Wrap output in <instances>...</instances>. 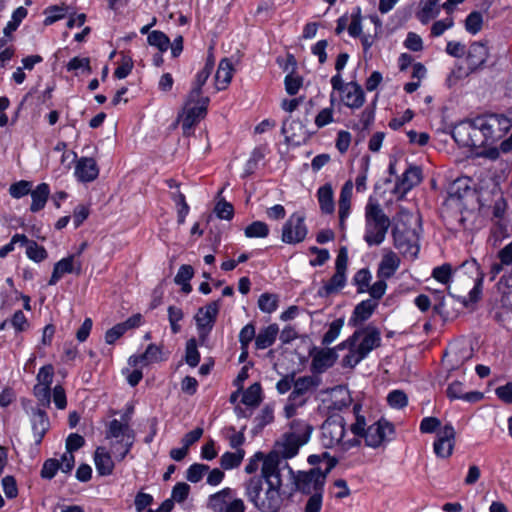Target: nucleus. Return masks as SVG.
Listing matches in <instances>:
<instances>
[{
	"label": "nucleus",
	"instance_id": "1",
	"mask_svg": "<svg viewBox=\"0 0 512 512\" xmlns=\"http://www.w3.org/2000/svg\"><path fill=\"white\" fill-rule=\"evenodd\" d=\"M279 480L263 483L258 478H249L245 482V495L250 503L260 512H279L287 499V493L281 492Z\"/></svg>",
	"mask_w": 512,
	"mask_h": 512
},
{
	"label": "nucleus",
	"instance_id": "2",
	"mask_svg": "<svg viewBox=\"0 0 512 512\" xmlns=\"http://www.w3.org/2000/svg\"><path fill=\"white\" fill-rule=\"evenodd\" d=\"M365 232L363 239L369 247L381 245L390 228L391 220L376 198L370 196L365 205Z\"/></svg>",
	"mask_w": 512,
	"mask_h": 512
},
{
	"label": "nucleus",
	"instance_id": "3",
	"mask_svg": "<svg viewBox=\"0 0 512 512\" xmlns=\"http://www.w3.org/2000/svg\"><path fill=\"white\" fill-rule=\"evenodd\" d=\"M398 218L392 229L394 246L405 257L415 259L420 250L419 235L416 229L407 226V222L413 218V215L408 210L401 209L398 212Z\"/></svg>",
	"mask_w": 512,
	"mask_h": 512
},
{
	"label": "nucleus",
	"instance_id": "4",
	"mask_svg": "<svg viewBox=\"0 0 512 512\" xmlns=\"http://www.w3.org/2000/svg\"><path fill=\"white\" fill-rule=\"evenodd\" d=\"M345 419L340 414H333L327 417L321 426V443L325 448L340 447L347 451L360 445L359 438L345 439Z\"/></svg>",
	"mask_w": 512,
	"mask_h": 512
},
{
	"label": "nucleus",
	"instance_id": "5",
	"mask_svg": "<svg viewBox=\"0 0 512 512\" xmlns=\"http://www.w3.org/2000/svg\"><path fill=\"white\" fill-rule=\"evenodd\" d=\"M289 473L293 476L294 488L287 493V500H290L296 491L309 495L316 491H324L326 482L325 473L319 467L311 468L309 471H298L296 474L288 463H284Z\"/></svg>",
	"mask_w": 512,
	"mask_h": 512
},
{
	"label": "nucleus",
	"instance_id": "6",
	"mask_svg": "<svg viewBox=\"0 0 512 512\" xmlns=\"http://www.w3.org/2000/svg\"><path fill=\"white\" fill-rule=\"evenodd\" d=\"M331 86L340 93L341 102L350 109H359L365 103V93L361 85L355 81L345 83L340 74L332 76Z\"/></svg>",
	"mask_w": 512,
	"mask_h": 512
},
{
	"label": "nucleus",
	"instance_id": "7",
	"mask_svg": "<svg viewBox=\"0 0 512 512\" xmlns=\"http://www.w3.org/2000/svg\"><path fill=\"white\" fill-rule=\"evenodd\" d=\"M476 125L483 130L488 144L491 146L503 138L511 129L512 121L503 114H489L476 117Z\"/></svg>",
	"mask_w": 512,
	"mask_h": 512
},
{
	"label": "nucleus",
	"instance_id": "8",
	"mask_svg": "<svg viewBox=\"0 0 512 512\" xmlns=\"http://www.w3.org/2000/svg\"><path fill=\"white\" fill-rule=\"evenodd\" d=\"M348 264V254L346 247H341L335 261V273L330 280L318 290L319 297H328L338 292L346 285V270Z\"/></svg>",
	"mask_w": 512,
	"mask_h": 512
},
{
	"label": "nucleus",
	"instance_id": "9",
	"mask_svg": "<svg viewBox=\"0 0 512 512\" xmlns=\"http://www.w3.org/2000/svg\"><path fill=\"white\" fill-rule=\"evenodd\" d=\"M220 303V299L212 301L204 307H200L194 316L201 344L207 340L216 323L220 310Z\"/></svg>",
	"mask_w": 512,
	"mask_h": 512
},
{
	"label": "nucleus",
	"instance_id": "10",
	"mask_svg": "<svg viewBox=\"0 0 512 512\" xmlns=\"http://www.w3.org/2000/svg\"><path fill=\"white\" fill-rule=\"evenodd\" d=\"M307 233L308 228L305 224V215L295 212L284 223L281 240L286 244H298L305 240Z\"/></svg>",
	"mask_w": 512,
	"mask_h": 512
},
{
	"label": "nucleus",
	"instance_id": "11",
	"mask_svg": "<svg viewBox=\"0 0 512 512\" xmlns=\"http://www.w3.org/2000/svg\"><path fill=\"white\" fill-rule=\"evenodd\" d=\"M107 439L124 442L123 452L119 454L120 459H125L135 442V432L129 426V423L113 419L109 422L106 430Z\"/></svg>",
	"mask_w": 512,
	"mask_h": 512
},
{
	"label": "nucleus",
	"instance_id": "12",
	"mask_svg": "<svg viewBox=\"0 0 512 512\" xmlns=\"http://www.w3.org/2000/svg\"><path fill=\"white\" fill-rule=\"evenodd\" d=\"M284 463L286 462L283 461L276 450L269 452L266 456L263 454L261 474L252 478H258L263 483L273 484L279 480V485H283L280 471L286 468Z\"/></svg>",
	"mask_w": 512,
	"mask_h": 512
},
{
	"label": "nucleus",
	"instance_id": "13",
	"mask_svg": "<svg viewBox=\"0 0 512 512\" xmlns=\"http://www.w3.org/2000/svg\"><path fill=\"white\" fill-rule=\"evenodd\" d=\"M395 434L394 425L388 420L381 418L377 422L367 427V433L364 437L365 444L371 448H378L384 442L391 441Z\"/></svg>",
	"mask_w": 512,
	"mask_h": 512
},
{
	"label": "nucleus",
	"instance_id": "14",
	"mask_svg": "<svg viewBox=\"0 0 512 512\" xmlns=\"http://www.w3.org/2000/svg\"><path fill=\"white\" fill-rule=\"evenodd\" d=\"M209 103V97L200 96L196 98V101L186 104V111L181 124L184 133L190 131L200 119L206 116Z\"/></svg>",
	"mask_w": 512,
	"mask_h": 512
},
{
	"label": "nucleus",
	"instance_id": "15",
	"mask_svg": "<svg viewBox=\"0 0 512 512\" xmlns=\"http://www.w3.org/2000/svg\"><path fill=\"white\" fill-rule=\"evenodd\" d=\"M456 432L451 423L445 424L437 433L433 443V450L437 457L449 458L454 449Z\"/></svg>",
	"mask_w": 512,
	"mask_h": 512
},
{
	"label": "nucleus",
	"instance_id": "16",
	"mask_svg": "<svg viewBox=\"0 0 512 512\" xmlns=\"http://www.w3.org/2000/svg\"><path fill=\"white\" fill-rule=\"evenodd\" d=\"M281 133L285 137V142L293 146H300L309 138L306 125L302 121L290 117L283 121Z\"/></svg>",
	"mask_w": 512,
	"mask_h": 512
},
{
	"label": "nucleus",
	"instance_id": "17",
	"mask_svg": "<svg viewBox=\"0 0 512 512\" xmlns=\"http://www.w3.org/2000/svg\"><path fill=\"white\" fill-rule=\"evenodd\" d=\"M423 180L422 169L417 165L410 164L404 173L396 181L393 192L399 194V199L419 185Z\"/></svg>",
	"mask_w": 512,
	"mask_h": 512
},
{
	"label": "nucleus",
	"instance_id": "18",
	"mask_svg": "<svg viewBox=\"0 0 512 512\" xmlns=\"http://www.w3.org/2000/svg\"><path fill=\"white\" fill-rule=\"evenodd\" d=\"M310 356L312 357L311 371L316 374H321L331 368L338 359L335 348L318 349L314 347Z\"/></svg>",
	"mask_w": 512,
	"mask_h": 512
},
{
	"label": "nucleus",
	"instance_id": "19",
	"mask_svg": "<svg viewBox=\"0 0 512 512\" xmlns=\"http://www.w3.org/2000/svg\"><path fill=\"white\" fill-rule=\"evenodd\" d=\"M360 332V338L362 337L356 348L360 351V354L367 357L369 353L375 348L381 345V332L379 328L373 324H368L365 327L355 330Z\"/></svg>",
	"mask_w": 512,
	"mask_h": 512
},
{
	"label": "nucleus",
	"instance_id": "20",
	"mask_svg": "<svg viewBox=\"0 0 512 512\" xmlns=\"http://www.w3.org/2000/svg\"><path fill=\"white\" fill-rule=\"evenodd\" d=\"M32 432L36 445H40L50 428V421L45 410L40 407H32L30 412Z\"/></svg>",
	"mask_w": 512,
	"mask_h": 512
},
{
	"label": "nucleus",
	"instance_id": "21",
	"mask_svg": "<svg viewBox=\"0 0 512 512\" xmlns=\"http://www.w3.org/2000/svg\"><path fill=\"white\" fill-rule=\"evenodd\" d=\"M320 385V379L315 376H302L294 380L293 390L289 396L292 400L308 401L309 393L313 392Z\"/></svg>",
	"mask_w": 512,
	"mask_h": 512
},
{
	"label": "nucleus",
	"instance_id": "22",
	"mask_svg": "<svg viewBox=\"0 0 512 512\" xmlns=\"http://www.w3.org/2000/svg\"><path fill=\"white\" fill-rule=\"evenodd\" d=\"M489 52L485 43L473 42L467 52L468 74L474 73L481 69L487 61Z\"/></svg>",
	"mask_w": 512,
	"mask_h": 512
},
{
	"label": "nucleus",
	"instance_id": "23",
	"mask_svg": "<svg viewBox=\"0 0 512 512\" xmlns=\"http://www.w3.org/2000/svg\"><path fill=\"white\" fill-rule=\"evenodd\" d=\"M74 259L75 255L72 254L56 262L54 264L51 277L48 281V285H56L65 274L75 273L76 275H80L81 263H78L77 266H75Z\"/></svg>",
	"mask_w": 512,
	"mask_h": 512
},
{
	"label": "nucleus",
	"instance_id": "24",
	"mask_svg": "<svg viewBox=\"0 0 512 512\" xmlns=\"http://www.w3.org/2000/svg\"><path fill=\"white\" fill-rule=\"evenodd\" d=\"M378 307V302L366 299L358 303L349 318L348 325L351 327H360L367 321Z\"/></svg>",
	"mask_w": 512,
	"mask_h": 512
},
{
	"label": "nucleus",
	"instance_id": "25",
	"mask_svg": "<svg viewBox=\"0 0 512 512\" xmlns=\"http://www.w3.org/2000/svg\"><path fill=\"white\" fill-rule=\"evenodd\" d=\"M75 175L81 182H91L99 175L96 161L90 157H82L75 166Z\"/></svg>",
	"mask_w": 512,
	"mask_h": 512
},
{
	"label": "nucleus",
	"instance_id": "26",
	"mask_svg": "<svg viewBox=\"0 0 512 512\" xmlns=\"http://www.w3.org/2000/svg\"><path fill=\"white\" fill-rule=\"evenodd\" d=\"M497 290L502 294L501 302L503 303V311L496 313V319L504 323L511 318L510 309L505 306V298L508 297L509 290L512 289V269L509 273L502 275L496 284Z\"/></svg>",
	"mask_w": 512,
	"mask_h": 512
},
{
	"label": "nucleus",
	"instance_id": "27",
	"mask_svg": "<svg viewBox=\"0 0 512 512\" xmlns=\"http://www.w3.org/2000/svg\"><path fill=\"white\" fill-rule=\"evenodd\" d=\"M352 193L353 182L351 180H347L341 188L340 197L338 201L339 223L341 228H344L345 220L348 218L350 214Z\"/></svg>",
	"mask_w": 512,
	"mask_h": 512
},
{
	"label": "nucleus",
	"instance_id": "28",
	"mask_svg": "<svg viewBox=\"0 0 512 512\" xmlns=\"http://www.w3.org/2000/svg\"><path fill=\"white\" fill-rule=\"evenodd\" d=\"M303 440L300 441L294 435L285 433L283 441L278 444L277 452L283 460L293 458L298 454L300 447L307 443V438Z\"/></svg>",
	"mask_w": 512,
	"mask_h": 512
},
{
	"label": "nucleus",
	"instance_id": "29",
	"mask_svg": "<svg viewBox=\"0 0 512 512\" xmlns=\"http://www.w3.org/2000/svg\"><path fill=\"white\" fill-rule=\"evenodd\" d=\"M233 64L229 58H223L219 62L215 74V88L217 91L225 90L230 84L233 76Z\"/></svg>",
	"mask_w": 512,
	"mask_h": 512
},
{
	"label": "nucleus",
	"instance_id": "30",
	"mask_svg": "<svg viewBox=\"0 0 512 512\" xmlns=\"http://www.w3.org/2000/svg\"><path fill=\"white\" fill-rule=\"evenodd\" d=\"M96 471L100 476H109L113 473L114 462L109 452L103 447H97L94 453Z\"/></svg>",
	"mask_w": 512,
	"mask_h": 512
},
{
	"label": "nucleus",
	"instance_id": "31",
	"mask_svg": "<svg viewBox=\"0 0 512 512\" xmlns=\"http://www.w3.org/2000/svg\"><path fill=\"white\" fill-rule=\"evenodd\" d=\"M463 266H470L471 268H474L477 271V278L475 280L474 287L469 292V300H463L464 306L467 307L469 302L477 303L480 300L483 289L484 274L483 272L480 271V265L477 263L475 259L464 262Z\"/></svg>",
	"mask_w": 512,
	"mask_h": 512
},
{
	"label": "nucleus",
	"instance_id": "32",
	"mask_svg": "<svg viewBox=\"0 0 512 512\" xmlns=\"http://www.w3.org/2000/svg\"><path fill=\"white\" fill-rule=\"evenodd\" d=\"M278 333L279 327L275 323L264 327L256 335L255 348L257 350H264L271 347L275 343Z\"/></svg>",
	"mask_w": 512,
	"mask_h": 512
},
{
	"label": "nucleus",
	"instance_id": "33",
	"mask_svg": "<svg viewBox=\"0 0 512 512\" xmlns=\"http://www.w3.org/2000/svg\"><path fill=\"white\" fill-rule=\"evenodd\" d=\"M400 260L394 252L384 255L377 269V277L383 279L391 278L397 271Z\"/></svg>",
	"mask_w": 512,
	"mask_h": 512
},
{
	"label": "nucleus",
	"instance_id": "34",
	"mask_svg": "<svg viewBox=\"0 0 512 512\" xmlns=\"http://www.w3.org/2000/svg\"><path fill=\"white\" fill-rule=\"evenodd\" d=\"M213 71L203 67L195 75V79L192 82L191 90L187 95V105L191 102L196 101V98L203 96V86L206 84L208 78Z\"/></svg>",
	"mask_w": 512,
	"mask_h": 512
},
{
	"label": "nucleus",
	"instance_id": "35",
	"mask_svg": "<svg viewBox=\"0 0 512 512\" xmlns=\"http://www.w3.org/2000/svg\"><path fill=\"white\" fill-rule=\"evenodd\" d=\"M317 198L322 213L332 214L334 212V192L330 183H326L319 187L317 191Z\"/></svg>",
	"mask_w": 512,
	"mask_h": 512
},
{
	"label": "nucleus",
	"instance_id": "36",
	"mask_svg": "<svg viewBox=\"0 0 512 512\" xmlns=\"http://www.w3.org/2000/svg\"><path fill=\"white\" fill-rule=\"evenodd\" d=\"M30 194L32 198L30 210L35 213L45 207L50 195V187L47 183H40L34 190H31Z\"/></svg>",
	"mask_w": 512,
	"mask_h": 512
},
{
	"label": "nucleus",
	"instance_id": "37",
	"mask_svg": "<svg viewBox=\"0 0 512 512\" xmlns=\"http://www.w3.org/2000/svg\"><path fill=\"white\" fill-rule=\"evenodd\" d=\"M471 119L457 123L451 131V136L460 147L470 148Z\"/></svg>",
	"mask_w": 512,
	"mask_h": 512
},
{
	"label": "nucleus",
	"instance_id": "38",
	"mask_svg": "<svg viewBox=\"0 0 512 512\" xmlns=\"http://www.w3.org/2000/svg\"><path fill=\"white\" fill-rule=\"evenodd\" d=\"M312 431V425L308 424L304 420L294 419L290 423V432L287 433L289 435H294L300 441H304L303 439L307 438L308 442L311 437Z\"/></svg>",
	"mask_w": 512,
	"mask_h": 512
},
{
	"label": "nucleus",
	"instance_id": "39",
	"mask_svg": "<svg viewBox=\"0 0 512 512\" xmlns=\"http://www.w3.org/2000/svg\"><path fill=\"white\" fill-rule=\"evenodd\" d=\"M439 14L436 0H426L421 2V8L417 12L416 17L422 24L429 23L433 18Z\"/></svg>",
	"mask_w": 512,
	"mask_h": 512
},
{
	"label": "nucleus",
	"instance_id": "40",
	"mask_svg": "<svg viewBox=\"0 0 512 512\" xmlns=\"http://www.w3.org/2000/svg\"><path fill=\"white\" fill-rule=\"evenodd\" d=\"M264 158H265V148L261 147V146L255 147L252 150L250 157L245 164L242 178H246V177L252 175L258 168L259 162H261Z\"/></svg>",
	"mask_w": 512,
	"mask_h": 512
},
{
	"label": "nucleus",
	"instance_id": "41",
	"mask_svg": "<svg viewBox=\"0 0 512 512\" xmlns=\"http://www.w3.org/2000/svg\"><path fill=\"white\" fill-rule=\"evenodd\" d=\"M262 401V387L256 382L250 385L243 393L242 403L246 406L257 407Z\"/></svg>",
	"mask_w": 512,
	"mask_h": 512
},
{
	"label": "nucleus",
	"instance_id": "42",
	"mask_svg": "<svg viewBox=\"0 0 512 512\" xmlns=\"http://www.w3.org/2000/svg\"><path fill=\"white\" fill-rule=\"evenodd\" d=\"M377 98L371 103V105L367 106L360 115V120L358 123H355L352 128L360 131H364L369 129V127L373 124L375 120V109H376Z\"/></svg>",
	"mask_w": 512,
	"mask_h": 512
},
{
	"label": "nucleus",
	"instance_id": "43",
	"mask_svg": "<svg viewBox=\"0 0 512 512\" xmlns=\"http://www.w3.org/2000/svg\"><path fill=\"white\" fill-rule=\"evenodd\" d=\"M274 420V410L271 405H265L261 412L254 418L255 426L252 430L253 434H257L264 429L265 426Z\"/></svg>",
	"mask_w": 512,
	"mask_h": 512
},
{
	"label": "nucleus",
	"instance_id": "44",
	"mask_svg": "<svg viewBox=\"0 0 512 512\" xmlns=\"http://www.w3.org/2000/svg\"><path fill=\"white\" fill-rule=\"evenodd\" d=\"M245 455L243 449H238L236 452H225L220 458V465L224 470H231L237 468Z\"/></svg>",
	"mask_w": 512,
	"mask_h": 512
},
{
	"label": "nucleus",
	"instance_id": "45",
	"mask_svg": "<svg viewBox=\"0 0 512 512\" xmlns=\"http://www.w3.org/2000/svg\"><path fill=\"white\" fill-rule=\"evenodd\" d=\"M233 490L230 488H224L223 490L210 496V506L217 512H224L227 500L232 498Z\"/></svg>",
	"mask_w": 512,
	"mask_h": 512
},
{
	"label": "nucleus",
	"instance_id": "46",
	"mask_svg": "<svg viewBox=\"0 0 512 512\" xmlns=\"http://www.w3.org/2000/svg\"><path fill=\"white\" fill-rule=\"evenodd\" d=\"M470 148H484L489 146L485 133L476 125V118L471 119Z\"/></svg>",
	"mask_w": 512,
	"mask_h": 512
},
{
	"label": "nucleus",
	"instance_id": "47",
	"mask_svg": "<svg viewBox=\"0 0 512 512\" xmlns=\"http://www.w3.org/2000/svg\"><path fill=\"white\" fill-rule=\"evenodd\" d=\"M371 280L372 275L370 270L368 268H362L354 274L352 283L357 287V293L362 294L367 292Z\"/></svg>",
	"mask_w": 512,
	"mask_h": 512
},
{
	"label": "nucleus",
	"instance_id": "48",
	"mask_svg": "<svg viewBox=\"0 0 512 512\" xmlns=\"http://www.w3.org/2000/svg\"><path fill=\"white\" fill-rule=\"evenodd\" d=\"M279 298L276 294L263 293L258 298V308L267 314L275 312L278 308Z\"/></svg>",
	"mask_w": 512,
	"mask_h": 512
},
{
	"label": "nucleus",
	"instance_id": "49",
	"mask_svg": "<svg viewBox=\"0 0 512 512\" xmlns=\"http://www.w3.org/2000/svg\"><path fill=\"white\" fill-rule=\"evenodd\" d=\"M344 326V318H337L333 322L330 323L328 330L325 332V334L322 337V345L328 346L331 343H333L338 336L340 335V332Z\"/></svg>",
	"mask_w": 512,
	"mask_h": 512
},
{
	"label": "nucleus",
	"instance_id": "50",
	"mask_svg": "<svg viewBox=\"0 0 512 512\" xmlns=\"http://www.w3.org/2000/svg\"><path fill=\"white\" fill-rule=\"evenodd\" d=\"M149 45L157 47L160 52H166L170 46L169 37L162 31L154 30L148 34Z\"/></svg>",
	"mask_w": 512,
	"mask_h": 512
},
{
	"label": "nucleus",
	"instance_id": "51",
	"mask_svg": "<svg viewBox=\"0 0 512 512\" xmlns=\"http://www.w3.org/2000/svg\"><path fill=\"white\" fill-rule=\"evenodd\" d=\"M244 234L247 238H265L269 235V226L262 221H253L246 226Z\"/></svg>",
	"mask_w": 512,
	"mask_h": 512
},
{
	"label": "nucleus",
	"instance_id": "52",
	"mask_svg": "<svg viewBox=\"0 0 512 512\" xmlns=\"http://www.w3.org/2000/svg\"><path fill=\"white\" fill-rule=\"evenodd\" d=\"M362 10L360 6H356L351 12V23L348 26V33L351 37L357 38L362 35Z\"/></svg>",
	"mask_w": 512,
	"mask_h": 512
},
{
	"label": "nucleus",
	"instance_id": "53",
	"mask_svg": "<svg viewBox=\"0 0 512 512\" xmlns=\"http://www.w3.org/2000/svg\"><path fill=\"white\" fill-rule=\"evenodd\" d=\"M185 361L192 368L196 367L200 362V353L195 338H191L186 342Z\"/></svg>",
	"mask_w": 512,
	"mask_h": 512
},
{
	"label": "nucleus",
	"instance_id": "54",
	"mask_svg": "<svg viewBox=\"0 0 512 512\" xmlns=\"http://www.w3.org/2000/svg\"><path fill=\"white\" fill-rule=\"evenodd\" d=\"M483 26V16L479 11H472L465 19V29L468 33L475 35Z\"/></svg>",
	"mask_w": 512,
	"mask_h": 512
},
{
	"label": "nucleus",
	"instance_id": "55",
	"mask_svg": "<svg viewBox=\"0 0 512 512\" xmlns=\"http://www.w3.org/2000/svg\"><path fill=\"white\" fill-rule=\"evenodd\" d=\"M209 469V466L206 464L194 463L187 469L186 478L191 483H198Z\"/></svg>",
	"mask_w": 512,
	"mask_h": 512
},
{
	"label": "nucleus",
	"instance_id": "56",
	"mask_svg": "<svg viewBox=\"0 0 512 512\" xmlns=\"http://www.w3.org/2000/svg\"><path fill=\"white\" fill-rule=\"evenodd\" d=\"M387 402L391 408L402 409L408 404V397L402 390H392L387 396Z\"/></svg>",
	"mask_w": 512,
	"mask_h": 512
},
{
	"label": "nucleus",
	"instance_id": "57",
	"mask_svg": "<svg viewBox=\"0 0 512 512\" xmlns=\"http://www.w3.org/2000/svg\"><path fill=\"white\" fill-rule=\"evenodd\" d=\"M163 352L160 346L156 344H149L144 353H142V358L145 360V365H149L152 363H158L163 361Z\"/></svg>",
	"mask_w": 512,
	"mask_h": 512
},
{
	"label": "nucleus",
	"instance_id": "58",
	"mask_svg": "<svg viewBox=\"0 0 512 512\" xmlns=\"http://www.w3.org/2000/svg\"><path fill=\"white\" fill-rule=\"evenodd\" d=\"M183 317L184 313L181 308L173 305L168 307V320L173 334H177L181 331L179 322L183 319Z\"/></svg>",
	"mask_w": 512,
	"mask_h": 512
},
{
	"label": "nucleus",
	"instance_id": "59",
	"mask_svg": "<svg viewBox=\"0 0 512 512\" xmlns=\"http://www.w3.org/2000/svg\"><path fill=\"white\" fill-rule=\"evenodd\" d=\"M27 257L34 262H42L48 256L46 249L38 245L35 241H30L29 246L26 248Z\"/></svg>",
	"mask_w": 512,
	"mask_h": 512
},
{
	"label": "nucleus",
	"instance_id": "60",
	"mask_svg": "<svg viewBox=\"0 0 512 512\" xmlns=\"http://www.w3.org/2000/svg\"><path fill=\"white\" fill-rule=\"evenodd\" d=\"M285 90L290 96H294L298 93L299 89L303 85V78L293 73H289L284 79Z\"/></svg>",
	"mask_w": 512,
	"mask_h": 512
},
{
	"label": "nucleus",
	"instance_id": "61",
	"mask_svg": "<svg viewBox=\"0 0 512 512\" xmlns=\"http://www.w3.org/2000/svg\"><path fill=\"white\" fill-rule=\"evenodd\" d=\"M442 429L441 421L437 417L429 416L424 417L419 426V430L423 434H432Z\"/></svg>",
	"mask_w": 512,
	"mask_h": 512
},
{
	"label": "nucleus",
	"instance_id": "62",
	"mask_svg": "<svg viewBox=\"0 0 512 512\" xmlns=\"http://www.w3.org/2000/svg\"><path fill=\"white\" fill-rule=\"evenodd\" d=\"M432 277L442 284H448L452 277V266L445 263L441 266L435 267L432 271Z\"/></svg>",
	"mask_w": 512,
	"mask_h": 512
},
{
	"label": "nucleus",
	"instance_id": "63",
	"mask_svg": "<svg viewBox=\"0 0 512 512\" xmlns=\"http://www.w3.org/2000/svg\"><path fill=\"white\" fill-rule=\"evenodd\" d=\"M32 183L29 181L21 180L13 183L9 188V193L13 198L19 199L31 192Z\"/></svg>",
	"mask_w": 512,
	"mask_h": 512
},
{
	"label": "nucleus",
	"instance_id": "64",
	"mask_svg": "<svg viewBox=\"0 0 512 512\" xmlns=\"http://www.w3.org/2000/svg\"><path fill=\"white\" fill-rule=\"evenodd\" d=\"M214 212L220 219L231 220L234 216V207L231 203L220 200L216 203Z\"/></svg>",
	"mask_w": 512,
	"mask_h": 512
}]
</instances>
